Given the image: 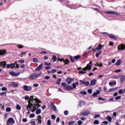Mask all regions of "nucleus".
<instances>
[{
    "label": "nucleus",
    "instance_id": "obj_1",
    "mask_svg": "<svg viewBox=\"0 0 125 125\" xmlns=\"http://www.w3.org/2000/svg\"><path fill=\"white\" fill-rule=\"evenodd\" d=\"M33 101L38 102V103H42V101L39 100L38 98L34 97V96H31L30 99L28 101V105L27 106V110H29V108L31 110L32 112H35L37 110V105L35 104H33Z\"/></svg>",
    "mask_w": 125,
    "mask_h": 125
},
{
    "label": "nucleus",
    "instance_id": "obj_2",
    "mask_svg": "<svg viewBox=\"0 0 125 125\" xmlns=\"http://www.w3.org/2000/svg\"><path fill=\"white\" fill-rule=\"evenodd\" d=\"M42 74V72H41L38 74H36L35 73H33L32 74H31L29 76V79L30 80H35V79H37V78H39V77H41Z\"/></svg>",
    "mask_w": 125,
    "mask_h": 125
},
{
    "label": "nucleus",
    "instance_id": "obj_3",
    "mask_svg": "<svg viewBox=\"0 0 125 125\" xmlns=\"http://www.w3.org/2000/svg\"><path fill=\"white\" fill-rule=\"evenodd\" d=\"M92 66V62H90L87 66L83 68V71H87V70H91V67Z\"/></svg>",
    "mask_w": 125,
    "mask_h": 125
},
{
    "label": "nucleus",
    "instance_id": "obj_4",
    "mask_svg": "<svg viewBox=\"0 0 125 125\" xmlns=\"http://www.w3.org/2000/svg\"><path fill=\"white\" fill-rule=\"evenodd\" d=\"M23 88L25 91H31L32 90V87L27 85H24L23 86Z\"/></svg>",
    "mask_w": 125,
    "mask_h": 125
},
{
    "label": "nucleus",
    "instance_id": "obj_5",
    "mask_svg": "<svg viewBox=\"0 0 125 125\" xmlns=\"http://www.w3.org/2000/svg\"><path fill=\"white\" fill-rule=\"evenodd\" d=\"M18 83L15 82H12L9 84V86L10 87L12 86V87H15V88L18 87Z\"/></svg>",
    "mask_w": 125,
    "mask_h": 125
},
{
    "label": "nucleus",
    "instance_id": "obj_6",
    "mask_svg": "<svg viewBox=\"0 0 125 125\" xmlns=\"http://www.w3.org/2000/svg\"><path fill=\"white\" fill-rule=\"evenodd\" d=\"M9 74L11 76H13V77H18L20 75V72L15 73L14 71H11L9 72Z\"/></svg>",
    "mask_w": 125,
    "mask_h": 125
},
{
    "label": "nucleus",
    "instance_id": "obj_7",
    "mask_svg": "<svg viewBox=\"0 0 125 125\" xmlns=\"http://www.w3.org/2000/svg\"><path fill=\"white\" fill-rule=\"evenodd\" d=\"M103 34L104 35V34H106V35H108V37H109L110 39H112V40H114L115 41H117V38L112 34H109L108 33H106V32H103Z\"/></svg>",
    "mask_w": 125,
    "mask_h": 125
},
{
    "label": "nucleus",
    "instance_id": "obj_8",
    "mask_svg": "<svg viewBox=\"0 0 125 125\" xmlns=\"http://www.w3.org/2000/svg\"><path fill=\"white\" fill-rule=\"evenodd\" d=\"M105 13H106V14H114L115 15H120V14L119 13L114 12L113 11H105Z\"/></svg>",
    "mask_w": 125,
    "mask_h": 125
},
{
    "label": "nucleus",
    "instance_id": "obj_9",
    "mask_svg": "<svg viewBox=\"0 0 125 125\" xmlns=\"http://www.w3.org/2000/svg\"><path fill=\"white\" fill-rule=\"evenodd\" d=\"M80 115L81 116H87L88 115H89V111H83L81 113H80Z\"/></svg>",
    "mask_w": 125,
    "mask_h": 125
},
{
    "label": "nucleus",
    "instance_id": "obj_10",
    "mask_svg": "<svg viewBox=\"0 0 125 125\" xmlns=\"http://www.w3.org/2000/svg\"><path fill=\"white\" fill-rule=\"evenodd\" d=\"M119 50H125V45L124 44H121L118 46Z\"/></svg>",
    "mask_w": 125,
    "mask_h": 125
},
{
    "label": "nucleus",
    "instance_id": "obj_11",
    "mask_svg": "<svg viewBox=\"0 0 125 125\" xmlns=\"http://www.w3.org/2000/svg\"><path fill=\"white\" fill-rule=\"evenodd\" d=\"M5 66H6V62H0V67H2V68H5Z\"/></svg>",
    "mask_w": 125,
    "mask_h": 125
},
{
    "label": "nucleus",
    "instance_id": "obj_12",
    "mask_svg": "<svg viewBox=\"0 0 125 125\" xmlns=\"http://www.w3.org/2000/svg\"><path fill=\"white\" fill-rule=\"evenodd\" d=\"M80 83H81L82 84H85V85L88 86L89 85V82H85V81H83V80H80Z\"/></svg>",
    "mask_w": 125,
    "mask_h": 125
},
{
    "label": "nucleus",
    "instance_id": "obj_13",
    "mask_svg": "<svg viewBox=\"0 0 125 125\" xmlns=\"http://www.w3.org/2000/svg\"><path fill=\"white\" fill-rule=\"evenodd\" d=\"M73 81H74V79H73L72 78H67L66 79V82H67L68 84H70V83H72V82H73Z\"/></svg>",
    "mask_w": 125,
    "mask_h": 125
},
{
    "label": "nucleus",
    "instance_id": "obj_14",
    "mask_svg": "<svg viewBox=\"0 0 125 125\" xmlns=\"http://www.w3.org/2000/svg\"><path fill=\"white\" fill-rule=\"evenodd\" d=\"M38 124L39 125H42V116H41V115L38 116Z\"/></svg>",
    "mask_w": 125,
    "mask_h": 125
},
{
    "label": "nucleus",
    "instance_id": "obj_15",
    "mask_svg": "<svg viewBox=\"0 0 125 125\" xmlns=\"http://www.w3.org/2000/svg\"><path fill=\"white\" fill-rule=\"evenodd\" d=\"M43 66V64L42 63H41L40 65H39L38 67L36 68V71H40L42 68V66Z\"/></svg>",
    "mask_w": 125,
    "mask_h": 125
},
{
    "label": "nucleus",
    "instance_id": "obj_16",
    "mask_svg": "<svg viewBox=\"0 0 125 125\" xmlns=\"http://www.w3.org/2000/svg\"><path fill=\"white\" fill-rule=\"evenodd\" d=\"M6 53L5 50H0V55H4Z\"/></svg>",
    "mask_w": 125,
    "mask_h": 125
},
{
    "label": "nucleus",
    "instance_id": "obj_17",
    "mask_svg": "<svg viewBox=\"0 0 125 125\" xmlns=\"http://www.w3.org/2000/svg\"><path fill=\"white\" fill-rule=\"evenodd\" d=\"M100 93V91L99 90H97L96 91V92H94L93 94V97H96L97 95H98V94H99Z\"/></svg>",
    "mask_w": 125,
    "mask_h": 125
},
{
    "label": "nucleus",
    "instance_id": "obj_18",
    "mask_svg": "<svg viewBox=\"0 0 125 125\" xmlns=\"http://www.w3.org/2000/svg\"><path fill=\"white\" fill-rule=\"evenodd\" d=\"M96 83V80L94 79L91 81L90 85H95Z\"/></svg>",
    "mask_w": 125,
    "mask_h": 125
},
{
    "label": "nucleus",
    "instance_id": "obj_19",
    "mask_svg": "<svg viewBox=\"0 0 125 125\" xmlns=\"http://www.w3.org/2000/svg\"><path fill=\"white\" fill-rule=\"evenodd\" d=\"M117 89H118V87L112 88L109 89L107 92H112V91H114V90H117Z\"/></svg>",
    "mask_w": 125,
    "mask_h": 125
},
{
    "label": "nucleus",
    "instance_id": "obj_20",
    "mask_svg": "<svg viewBox=\"0 0 125 125\" xmlns=\"http://www.w3.org/2000/svg\"><path fill=\"white\" fill-rule=\"evenodd\" d=\"M65 89L66 90H73V87L72 86H66Z\"/></svg>",
    "mask_w": 125,
    "mask_h": 125
},
{
    "label": "nucleus",
    "instance_id": "obj_21",
    "mask_svg": "<svg viewBox=\"0 0 125 125\" xmlns=\"http://www.w3.org/2000/svg\"><path fill=\"white\" fill-rule=\"evenodd\" d=\"M121 62H122V60H118L115 63V65H116V66H120V65H121Z\"/></svg>",
    "mask_w": 125,
    "mask_h": 125
},
{
    "label": "nucleus",
    "instance_id": "obj_22",
    "mask_svg": "<svg viewBox=\"0 0 125 125\" xmlns=\"http://www.w3.org/2000/svg\"><path fill=\"white\" fill-rule=\"evenodd\" d=\"M36 113L37 115H40L42 113V109L38 108L36 110Z\"/></svg>",
    "mask_w": 125,
    "mask_h": 125
},
{
    "label": "nucleus",
    "instance_id": "obj_23",
    "mask_svg": "<svg viewBox=\"0 0 125 125\" xmlns=\"http://www.w3.org/2000/svg\"><path fill=\"white\" fill-rule=\"evenodd\" d=\"M63 63H64V65H69V63H70V61H69V60L65 59L64 60Z\"/></svg>",
    "mask_w": 125,
    "mask_h": 125
},
{
    "label": "nucleus",
    "instance_id": "obj_24",
    "mask_svg": "<svg viewBox=\"0 0 125 125\" xmlns=\"http://www.w3.org/2000/svg\"><path fill=\"white\" fill-rule=\"evenodd\" d=\"M97 50H101L102 49V47L101 46V44H100L96 48Z\"/></svg>",
    "mask_w": 125,
    "mask_h": 125
},
{
    "label": "nucleus",
    "instance_id": "obj_25",
    "mask_svg": "<svg viewBox=\"0 0 125 125\" xmlns=\"http://www.w3.org/2000/svg\"><path fill=\"white\" fill-rule=\"evenodd\" d=\"M121 81L122 83H124V82H125V75H123L121 76Z\"/></svg>",
    "mask_w": 125,
    "mask_h": 125
},
{
    "label": "nucleus",
    "instance_id": "obj_26",
    "mask_svg": "<svg viewBox=\"0 0 125 125\" xmlns=\"http://www.w3.org/2000/svg\"><path fill=\"white\" fill-rule=\"evenodd\" d=\"M72 85H73V88H76L77 85H79V82H76L75 83H73Z\"/></svg>",
    "mask_w": 125,
    "mask_h": 125
},
{
    "label": "nucleus",
    "instance_id": "obj_27",
    "mask_svg": "<svg viewBox=\"0 0 125 125\" xmlns=\"http://www.w3.org/2000/svg\"><path fill=\"white\" fill-rule=\"evenodd\" d=\"M83 105H84V102H83V101H81L80 102V104H79V106L80 107H82Z\"/></svg>",
    "mask_w": 125,
    "mask_h": 125
},
{
    "label": "nucleus",
    "instance_id": "obj_28",
    "mask_svg": "<svg viewBox=\"0 0 125 125\" xmlns=\"http://www.w3.org/2000/svg\"><path fill=\"white\" fill-rule=\"evenodd\" d=\"M80 58H81V55H77L74 57V59L76 60H79Z\"/></svg>",
    "mask_w": 125,
    "mask_h": 125
},
{
    "label": "nucleus",
    "instance_id": "obj_29",
    "mask_svg": "<svg viewBox=\"0 0 125 125\" xmlns=\"http://www.w3.org/2000/svg\"><path fill=\"white\" fill-rule=\"evenodd\" d=\"M120 78H121V76H117V75H116V76H113L112 77V79H116V80H118V79H120Z\"/></svg>",
    "mask_w": 125,
    "mask_h": 125
},
{
    "label": "nucleus",
    "instance_id": "obj_30",
    "mask_svg": "<svg viewBox=\"0 0 125 125\" xmlns=\"http://www.w3.org/2000/svg\"><path fill=\"white\" fill-rule=\"evenodd\" d=\"M80 94H83V95H86L87 94V92H86V91H81L80 92Z\"/></svg>",
    "mask_w": 125,
    "mask_h": 125
},
{
    "label": "nucleus",
    "instance_id": "obj_31",
    "mask_svg": "<svg viewBox=\"0 0 125 125\" xmlns=\"http://www.w3.org/2000/svg\"><path fill=\"white\" fill-rule=\"evenodd\" d=\"M52 59L53 60V62H56V60H57V57L56 56H53Z\"/></svg>",
    "mask_w": 125,
    "mask_h": 125
},
{
    "label": "nucleus",
    "instance_id": "obj_32",
    "mask_svg": "<svg viewBox=\"0 0 125 125\" xmlns=\"http://www.w3.org/2000/svg\"><path fill=\"white\" fill-rule=\"evenodd\" d=\"M7 122H8V123H14V120L12 118H10Z\"/></svg>",
    "mask_w": 125,
    "mask_h": 125
},
{
    "label": "nucleus",
    "instance_id": "obj_33",
    "mask_svg": "<svg viewBox=\"0 0 125 125\" xmlns=\"http://www.w3.org/2000/svg\"><path fill=\"white\" fill-rule=\"evenodd\" d=\"M94 125H99V121L96 120L93 122Z\"/></svg>",
    "mask_w": 125,
    "mask_h": 125
},
{
    "label": "nucleus",
    "instance_id": "obj_34",
    "mask_svg": "<svg viewBox=\"0 0 125 125\" xmlns=\"http://www.w3.org/2000/svg\"><path fill=\"white\" fill-rule=\"evenodd\" d=\"M4 95H6V92H2L0 93V96H4Z\"/></svg>",
    "mask_w": 125,
    "mask_h": 125
},
{
    "label": "nucleus",
    "instance_id": "obj_35",
    "mask_svg": "<svg viewBox=\"0 0 125 125\" xmlns=\"http://www.w3.org/2000/svg\"><path fill=\"white\" fill-rule=\"evenodd\" d=\"M16 109L17 110H21V106H20V105L19 104L17 105Z\"/></svg>",
    "mask_w": 125,
    "mask_h": 125
},
{
    "label": "nucleus",
    "instance_id": "obj_36",
    "mask_svg": "<svg viewBox=\"0 0 125 125\" xmlns=\"http://www.w3.org/2000/svg\"><path fill=\"white\" fill-rule=\"evenodd\" d=\"M51 109H54V107H55V105L53 104V103H51L50 104Z\"/></svg>",
    "mask_w": 125,
    "mask_h": 125
},
{
    "label": "nucleus",
    "instance_id": "obj_37",
    "mask_svg": "<svg viewBox=\"0 0 125 125\" xmlns=\"http://www.w3.org/2000/svg\"><path fill=\"white\" fill-rule=\"evenodd\" d=\"M62 86H63L64 87H65V88H66V87H67V84L65 83H62Z\"/></svg>",
    "mask_w": 125,
    "mask_h": 125
},
{
    "label": "nucleus",
    "instance_id": "obj_38",
    "mask_svg": "<svg viewBox=\"0 0 125 125\" xmlns=\"http://www.w3.org/2000/svg\"><path fill=\"white\" fill-rule=\"evenodd\" d=\"M61 83V79H59L56 82L57 84H60Z\"/></svg>",
    "mask_w": 125,
    "mask_h": 125
},
{
    "label": "nucleus",
    "instance_id": "obj_39",
    "mask_svg": "<svg viewBox=\"0 0 125 125\" xmlns=\"http://www.w3.org/2000/svg\"><path fill=\"white\" fill-rule=\"evenodd\" d=\"M19 62L21 63V64H23V63H25V61L24 60H19Z\"/></svg>",
    "mask_w": 125,
    "mask_h": 125
},
{
    "label": "nucleus",
    "instance_id": "obj_40",
    "mask_svg": "<svg viewBox=\"0 0 125 125\" xmlns=\"http://www.w3.org/2000/svg\"><path fill=\"white\" fill-rule=\"evenodd\" d=\"M26 52H22L21 53V55L20 56V57H23V55H25L26 54Z\"/></svg>",
    "mask_w": 125,
    "mask_h": 125
},
{
    "label": "nucleus",
    "instance_id": "obj_41",
    "mask_svg": "<svg viewBox=\"0 0 125 125\" xmlns=\"http://www.w3.org/2000/svg\"><path fill=\"white\" fill-rule=\"evenodd\" d=\"M75 121H70L68 122V125H73L74 124H75Z\"/></svg>",
    "mask_w": 125,
    "mask_h": 125
},
{
    "label": "nucleus",
    "instance_id": "obj_42",
    "mask_svg": "<svg viewBox=\"0 0 125 125\" xmlns=\"http://www.w3.org/2000/svg\"><path fill=\"white\" fill-rule=\"evenodd\" d=\"M11 68L13 69V68L15 67V63H11L10 64Z\"/></svg>",
    "mask_w": 125,
    "mask_h": 125
},
{
    "label": "nucleus",
    "instance_id": "obj_43",
    "mask_svg": "<svg viewBox=\"0 0 125 125\" xmlns=\"http://www.w3.org/2000/svg\"><path fill=\"white\" fill-rule=\"evenodd\" d=\"M121 98H122V96H119L115 97V100H120V99H121Z\"/></svg>",
    "mask_w": 125,
    "mask_h": 125
},
{
    "label": "nucleus",
    "instance_id": "obj_44",
    "mask_svg": "<svg viewBox=\"0 0 125 125\" xmlns=\"http://www.w3.org/2000/svg\"><path fill=\"white\" fill-rule=\"evenodd\" d=\"M17 46L19 47V48H23V47H24V46L21 44H18Z\"/></svg>",
    "mask_w": 125,
    "mask_h": 125
},
{
    "label": "nucleus",
    "instance_id": "obj_45",
    "mask_svg": "<svg viewBox=\"0 0 125 125\" xmlns=\"http://www.w3.org/2000/svg\"><path fill=\"white\" fill-rule=\"evenodd\" d=\"M118 93H119V94H122L125 93L124 92V90H123V89H120Z\"/></svg>",
    "mask_w": 125,
    "mask_h": 125
},
{
    "label": "nucleus",
    "instance_id": "obj_46",
    "mask_svg": "<svg viewBox=\"0 0 125 125\" xmlns=\"http://www.w3.org/2000/svg\"><path fill=\"white\" fill-rule=\"evenodd\" d=\"M1 90L2 91H6V90H7V88L5 87H2Z\"/></svg>",
    "mask_w": 125,
    "mask_h": 125
},
{
    "label": "nucleus",
    "instance_id": "obj_47",
    "mask_svg": "<svg viewBox=\"0 0 125 125\" xmlns=\"http://www.w3.org/2000/svg\"><path fill=\"white\" fill-rule=\"evenodd\" d=\"M6 112H10L11 111V108L10 107H7L6 109Z\"/></svg>",
    "mask_w": 125,
    "mask_h": 125
},
{
    "label": "nucleus",
    "instance_id": "obj_48",
    "mask_svg": "<svg viewBox=\"0 0 125 125\" xmlns=\"http://www.w3.org/2000/svg\"><path fill=\"white\" fill-rule=\"evenodd\" d=\"M24 99L25 100L28 101L29 100V99H30V97H29V96H25L24 97Z\"/></svg>",
    "mask_w": 125,
    "mask_h": 125
},
{
    "label": "nucleus",
    "instance_id": "obj_49",
    "mask_svg": "<svg viewBox=\"0 0 125 125\" xmlns=\"http://www.w3.org/2000/svg\"><path fill=\"white\" fill-rule=\"evenodd\" d=\"M107 120L108 121V122H112V117L108 116Z\"/></svg>",
    "mask_w": 125,
    "mask_h": 125
},
{
    "label": "nucleus",
    "instance_id": "obj_50",
    "mask_svg": "<svg viewBox=\"0 0 125 125\" xmlns=\"http://www.w3.org/2000/svg\"><path fill=\"white\" fill-rule=\"evenodd\" d=\"M99 117H100V115L95 114L94 116V119H97V118H99Z\"/></svg>",
    "mask_w": 125,
    "mask_h": 125
},
{
    "label": "nucleus",
    "instance_id": "obj_51",
    "mask_svg": "<svg viewBox=\"0 0 125 125\" xmlns=\"http://www.w3.org/2000/svg\"><path fill=\"white\" fill-rule=\"evenodd\" d=\"M37 104H36L35 105L37 106H38V107L37 108H39L40 107H41V104H40V103H39V102H37Z\"/></svg>",
    "mask_w": 125,
    "mask_h": 125
},
{
    "label": "nucleus",
    "instance_id": "obj_52",
    "mask_svg": "<svg viewBox=\"0 0 125 125\" xmlns=\"http://www.w3.org/2000/svg\"><path fill=\"white\" fill-rule=\"evenodd\" d=\"M29 118H35V114L32 113V114H31L29 116Z\"/></svg>",
    "mask_w": 125,
    "mask_h": 125
},
{
    "label": "nucleus",
    "instance_id": "obj_53",
    "mask_svg": "<svg viewBox=\"0 0 125 125\" xmlns=\"http://www.w3.org/2000/svg\"><path fill=\"white\" fill-rule=\"evenodd\" d=\"M79 73L80 74H85V73H86V72L83 71H80L79 72Z\"/></svg>",
    "mask_w": 125,
    "mask_h": 125
},
{
    "label": "nucleus",
    "instance_id": "obj_54",
    "mask_svg": "<svg viewBox=\"0 0 125 125\" xmlns=\"http://www.w3.org/2000/svg\"><path fill=\"white\" fill-rule=\"evenodd\" d=\"M120 72H122V70L121 69H117L115 70V73H120Z\"/></svg>",
    "mask_w": 125,
    "mask_h": 125
},
{
    "label": "nucleus",
    "instance_id": "obj_55",
    "mask_svg": "<svg viewBox=\"0 0 125 125\" xmlns=\"http://www.w3.org/2000/svg\"><path fill=\"white\" fill-rule=\"evenodd\" d=\"M78 124L79 125H83V121H81V120H79L78 122Z\"/></svg>",
    "mask_w": 125,
    "mask_h": 125
},
{
    "label": "nucleus",
    "instance_id": "obj_56",
    "mask_svg": "<svg viewBox=\"0 0 125 125\" xmlns=\"http://www.w3.org/2000/svg\"><path fill=\"white\" fill-rule=\"evenodd\" d=\"M98 100H102V101H105V99H103L101 97L98 98Z\"/></svg>",
    "mask_w": 125,
    "mask_h": 125
},
{
    "label": "nucleus",
    "instance_id": "obj_57",
    "mask_svg": "<svg viewBox=\"0 0 125 125\" xmlns=\"http://www.w3.org/2000/svg\"><path fill=\"white\" fill-rule=\"evenodd\" d=\"M87 92H88V93L91 94V93H92V90L89 89L87 90Z\"/></svg>",
    "mask_w": 125,
    "mask_h": 125
},
{
    "label": "nucleus",
    "instance_id": "obj_58",
    "mask_svg": "<svg viewBox=\"0 0 125 125\" xmlns=\"http://www.w3.org/2000/svg\"><path fill=\"white\" fill-rule=\"evenodd\" d=\"M70 59L71 62H75V61L74 60V58H73V57L70 56Z\"/></svg>",
    "mask_w": 125,
    "mask_h": 125
},
{
    "label": "nucleus",
    "instance_id": "obj_59",
    "mask_svg": "<svg viewBox=\"0 0 125 125\" xmlns=\"http://www.w3.org/2000/svg\"><path fill=\"white\" fill-rule=\"evenodd\" d=\"M64 114L65 116H68V110L64 111Z\"/></svg>",
    "mask_w": 125,
    "mask_h": 125
},
{
    "label": "nucleus",
    "instance_id": "obj_60",
    "mask_svg": "<svg viewBox=\"0 0 125 125\" xmlns=\"http://www.w3.org/2000/svg\"><path fill=\"white\" fill-rule=\"evenodd\" d=\"M20 68L21 69H24V68H25V64H21L20 65Z\"/></svg>",
    "mask_w": 125,
    "mask_h": 125
},
{
    "label": "nucleus",
    "instance_id": "obj_61",
    "mask_svg": "<svg viewBox=\"0 0 125 125\" xmlns=\"http://www.w3.org/2000/svg\"><path fill=\"white\" fill-rule=\"evenodd\" d=\"M50 79V76H47L45 77V80H49Z\"/></svg>",
    "mask_w": 125,
    "mask_h": 125
},
{
    "label": "nucleus",
    "instance_id": "obj_62",
    "mask_svg": "<svg viewBox=\"0 0 125 125\" xmlns=\"http://www.w3.org/2000/svg\"><path fill=\"white\" fill-rule=\"evenodd\" d=\"M47 125H51V122H50V120H47Z\"/></svg>",
    "mask_w": 125,
    "mask_h": 125
},
{
    "label": "nucleus",
    "instance_id": "obj_63",
    "mask_svg": "<svg viewBox=\"0 0 125 125\" xmlns=\"http://www.w3.org/2000/svg\"><path fill=\"white\" fill-rule=\"evenodd\" d=\"M31 125H36V122H35L34 121H31Z\"/></svg>",
    "mask_w": 125,
    "mask_h": 125
},
{
    "label": "nucleus",
    "instance_id": "obj_64",
    "mask_svg": "<svg viewBox=\"0 0 125 125\" xmlns=\"http://www.w3.org/2000/svg\"><path fill=\"white\" fill-rule=\"evenodd\" d=\"M33 61H34V62H38V59H37L36 58H33Z\"/></svg>",
    "mask_w": 125,
    "mask_h": 125
}]
</instances>
